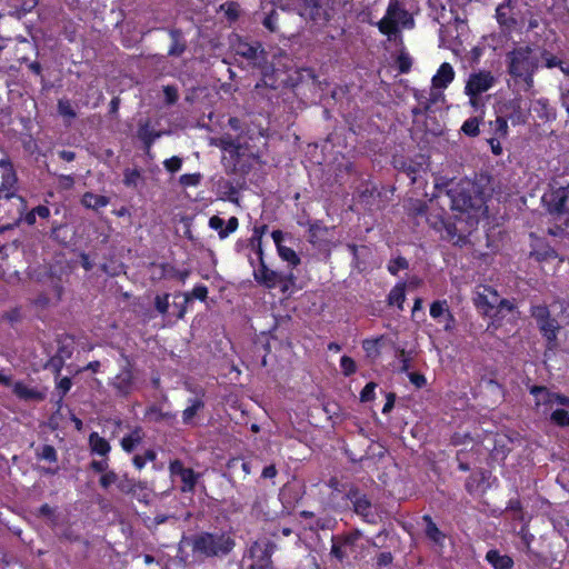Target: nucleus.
Masks as SVG:
<instances>
[{"instance_id": "1", "label": "nucleus", "mask_w": 569, "mask_h": 569, "mask_svg": "<svg viewBox=\"0 0 569 569\" xmlns=\"http://www.w3.org/2000/svg\"><path fill=\"white\" fill-rule=\"evenodd\" d=\"M475 189L473 183L466 181L460 183L459 189H450L448 192L450 207L458 212L455 216V228L461 233L470 232L486 212L483 198L480 194H471L475 193Z\"/></svg>"}, {"instance_id": "2", "label": "nucleus", "mask_w": 569, "mask_h": 569, "mask_svg": "<svg viewBox=\"0 0 569 569\" xmlns=\"http://www.w3.org/2000/svg\"><path fill=\"white\" fill-rule=\"evenodd\" d=\"M506 62L517 90L533 93V76L540 62L539 52L528 46L517 47L507 53Z\"/></svg>"}, {"instance_id": "3", "label": "nucleus", "mask_w": 569, "mask_h": 569, "mask_svg": "<svg viewBox=\"0 0 569 569\" xmlns=\"http://www.w3.org/2000/svg\"><path fill=\"white\" fill-rule=\"evenodd\" d=\"M379 31L389 40L396 39L401 29H411L413 18L399 0H389L385 16L376 23Z\"/></svg>"}, {"instance_id": "4", "label": "nucleus", "mask_w": 569, "mask_h": 569, "mask_svg": "<svg viewBox=\"0 0 569 569\" xmlns=\"http://www.w3.org/2000/svg\"><path fill=\"white\" fill-rule=\"evenodd\" d=\"M233 548L232 539L226 533L203 532L192 540L194 552L206 557L222 556Z\"/></svg>"}, {"instance_id": "5", "label": "nucleus", "mask_w": 569, "mask_h": 569, "mask_svg": "<svg viewBox=\"0 0 569 569\" xmlns=\"http://www.w3.org/2000/svg\"><path fill=\"white\" fill-rule=\"evenodd\" d=\"M496 77L491 71L479 70L469 74L466 82L465 93L480 96L487 92L496 84Z\"/></svg>"}, {"instance_id": "6", "label": "nucleus", "mask_w": 569, "mask_h": 569, "mask_svg": "<svg viewBox=\"0 0 569 569\" xmlns=\"http://www.w3.org/2000/svg\"><path fill=\"white\" fill-rule=\"evenodd\" d=\"M233 48L236 54L244 58L248 63L253 67H261L267 60L266 52L258 42L249 43L247 41L239 40L234 43Z\"/></svg>"}, {"instance_id": "7", "label": "nucleus", "mask_w": 569, "mask_h": 569, "mask_svg": "<svg viewBox=\"0 0 569 569\" xmlns=\"http://www.w3.org/2000/svg\"><path fill=\"white\" fill-rule=\"evenodd\" d=\"M274 551V545L269 540L256 541L250 547V555L254 559L251 567L252 569H271L270 558Z\"/></svg>"}, {"instance_id": "8", "label": "nucleus", "mask_w": 569, "mask_h": 569, "mask_svg": "<svg viewBox=\"0 0 569 569\" xmlns=\"http://www.w3.org/2000/svg\"><path fill=\"white\" fill-rule=\"evenodd\" d=\"M473 302L485 315H489L499 302V295L488 286L480 284L476 288Z\"/></svg>"}, {"instance_id": "9", "label": "nucleus", "mask_w": 569, "mask_h": 569, "mask_svg": "<svg viewBox=\"0 0 569 569\" xmlns=\"http://www.w3.org/2000/svg\"><path fill=\"white\" fill-rule=\"evenodd\" d=\"M0 177L2 180L0 187V199L12 198L16 192L17 176L11 162L7 159L0 160Z\"/></svg>"}, {"instance_id": "10", "label": "nucleus", "mask_w": 569, "mask_h": 569, "mask_svg": "<svg viewBox=\"0 0 569 569\" xmlns=\"http://www.w3.org/2000/svg\"><path fill=\"white\" fill-rule=\"evenodd\" d=\"M360 538L361 533L359 531H355L341 540H335L331 549L332 555H335L340 560L349 556L356 557L358 553L357 542Z\"/></svg>"}, {"instance_id": "11", "label": "nucleus", "mask_w": 569, "mask_h": 569, "mask_svg": "<svg viewBox=\"0 0 569 569\" xmlns=\"http://www.w3.org/2000/svg\"><path fill=\"white\" fill-rule=\"evenodd\" d=\"M569 192L567 188H553L542 196V202L550 213H562L565 212Z\"/></svg>"}, {"instance_id": "12", "label": "nucleus", "mask_w": 569, "mask_h": 569, "mask_svg": "<svg viewBox=\"0 0 569 569\" xmlns=\"http://www.w3.org/2000/svg\"><path fill=\"white\" fill-rule=\"evenodd\" d=\"M169 469L171 476L180 478L182 482L181 490L183 492L193 491L199 476L192 469L184 468L182 462H180L179 460L172 461L169 466Z\"/></svg>"}, {"instance_id": "13", "label": "nucleus", "mask_w": 569, "mask_h": 569, "mask_svg": "<svg viewBox=\"0 0 569 569\" xmlns=\"http://www.w3.org/2000/svg\"><path fill=\"white\" fill-rule=\"evenodd\" d=\"M430 316L443 326L446 331H451L455 328V318L449 310L448 302L446 300L435 301L430 306Z\"/></svg>"}, {"instance_id": "14", "label": "nucleus", "mask_w": 569, "mask_h": 569, "mask_svg": "<svg viewBox=\"0 0 569 569\" xmlns=\"http://www.w3.org/2000/svg\"><path fill=\"white\" fill-rule=\"evenodd\" d=\"M502 112L506 113L507 120L513 126L523 124L527 121L528 111L522 108V98L516 97L503 104Z\"/></svg>"}, {"instance_id": "15", "label": "nucleus", "mask_w": 569, "mask_h": 569, "mask_svg": "<svg viewBox=\"0 0 569 569\" xmlns=\"http://www.w3.org/2000/svg\"><path fill=\"white\" fill-rule=\"evenodd\" d=\"M299 14L315 21H326L327 13L319 4L318 0H299L297 7Z\"/></svg>"}, {"instance_id": "16", "label": "nucleus", "mask_w": 569, "mask_h": 569, "mask_svg": "<svg viewBox=\"0 0 569 569\" xmlns=\"http://www.w3.org/2000/svg\"><path fill=\"white\" fill-rule=\"evenodd\" d=\"M259 261L260 266L253 270L254 280L269 289L277 288L280 281V272L270 270L263 259Z\"/></svg>"}, {"instance_id": "17", "label": "nucleus", "mask_w": 569, "mask_h": 569, "mask_svg": "<svg viewBox=\"0 0 569 569\" xmlns=\"http://www.w3.org/2000/svg\"><path fill=\"white\" fill-rule=\"evenodd\" d=\"M272 240L277 247L279 257L288 262L291 267H296L300 263V258L295 250L282 244L284 234L280 230H274L271 233Z\"/></svg>"}, {"instance_id": "18", "label": "nucleus", "mask_w": 569, "mask_h": 569, "mask_svg": "<svg viewBox=\"0 0 569 569\" xmlns=\"http://www.w3.org/2000/svg\"><path fill=\"white\" fill-rule=\"evenodd\" d=\"M456 72L452 66L448 62H443L436 74L432 77V88L433 89H446L455 79Z\"/></svg>"}, {"instance_id": "19", "label": "nucleus", "mask_w": 569, "mask_h": 569, "mask_svg": "<svg viewBox=\"0 0 569 569\" xmlns=\"http://www.w3.org/2000/svg\"><path fill=\"white\" fill-rule=\"evenodd\" d=\"M531 393L535 396L536 407L541 409L543 413L551 411L555 408V392H550L545 387H533L531 389Z\"/></svg>"}, {"instance_id": "20", "label": "nucleus", "mask_w": 569, "mask_h": 569, "mask_svg": "<svg viewBox=\"0 0 569 569\" xmlns=\"http://www.w3.org/2000/svg\"><path fill=\"white\" fill-rule=\"evenodd\" d=\"M13 393L21 400L26 401H38L44 399V393L39 391L38 389L26 385L22 381H17L12 383Z\"/></svg>"}, {"instance_id": "21", "label": "nucleus", "mask_w": 569, "mask_h": 569, "mask_svg": "<svg viewBox=\"0 0 569 569\" xmlns=\"http://www.w3.org/2000/svg\"><path fill=\"white\" fill-rule=\"evenodd\" d=\"M239 222L236 217H231L227 226L224 228V220L221 219L218 216H212L209 219V227L216 231H218V234L220 239L227 238L230 233L234 232L238 229Z\"/></svg>"}, {"instance_id": "22", "label": "nucleus", "mask_w": 569, "mask_h": 569, "mask_svg": "<svg viewBox=\"0 0 569 569\" xmlns=\"http://www.w3.org/2000/svg\"><path fill=\"white\" fill-rule=\"evenodd\" d=\"M112 386L122 396L133 390V375L129 368H123L112 380Z\"/></svg>"}, {"instance_id": "23", "label": "nucleus", "mask_w": 569, "mask_h": 569, "mask_svg": "<svg viewBox=\"0 0 569 569\" xmlns=\"http://www.w3.org/2000/svg\"><path fill=\"white\" fill-rule=\"evenodd\" d=\"M350 500L353 503L355 511L362 516L367 521H372V507L370 501L367 499L365 495L359 493L358 491H352L349 493Z\"/></svg>"}, {"instance_id": "24", "label": "nucleus", "mask_w": 569, "mask_h": 569, "mask_svg": "<svg viewBox=\"0 0 569 569\" xmlns=\"http://www.w3.org/2000/svg\"><path fill=\"white\" fill-rule=\"evenodd\" d=\"M538 327L551 348L557 339V333L560 328L557 320L553 318H549L548 320L538 323Z\"/></svg>"}, {"instance_id": "25", "label": "nucleus", "mask_w": 569, "mask_h": 569, "mask_svg": "<svg viewBox=\"0 0 569 569\" xmlns=\"http://www.w3.org/2000/svg\"><path fill=\"white\" fill-rule=\"evenodd\" d=\"M486 559L495 569H511L513 561L507 555H500L497 550L487 552Z\"/></svg>"}, {"instance_id": "26", "label": "nucleus", "mask_w": 569, "mask_h": 569, "mask_svg": "<svg viewBox=\"0 0 569 569\" xmlns=\"http://www.w3.org/2000/svg\"><path fill=\"white\" fill-rule=\"evenodd\" d=\"M81 203L88 209L99 210L108 206L109 198L92 192H86L81 199Z\"/></svg>"}, {"instance_id": "27", "label": "nucleus", "mask_w": 569, "mask_h": 569, "mask_svg": "<svg viewBox=\"0 0 569 569\" xmlns=\"http://www.w3.org/2000/svg\"><path fill=\"white\" fill-rule=\"evenodd\" d=\"M89 446L93 453L104 457L111 449L109 442L104 438L100 437L97 432H92L89 436Z\"/></svg>"}, {"instance_id": "28", "label": "nucleus", "mask_w": 569, "mask_h": 569, "mask_svg": "<svg viewBox=\"0 0 569 569\" xmlns=\"http://www.w3.org/2000/svg\"><path fill=\"white\" fill-rule=\"evenodd\" d=\"M423 521L426 522V535L427 537L433 541L437 546H442L445 540H446V536L445 533H442L438 527L436 526V523L432 521V519L429 517V516H425L423 517Z\"/></svg>"}, {"instance_id": "29", "label": "nucleus", "mask_w": 569, "mask_h": 569, "mask_svg": "<svg viewBox=\"0 0 569 569\" xmlns=\"http://www.w3.org/2000/svg\"><path fill=\"white\" fill-rule=\"evenodd\" d=\"M142 438H143L142 429L141 428H136L128 436L122 438L121 447H122V449L124 451L131 452L142 441Z\"/></svg>"}, {"instance_id": "30", "label": "nucleus", "mask_w": 569, "mask_h": 569, "mask_svg": "<svg viewBox=\"0 0 569 569\" xmlns=\"http://www.w3.org/2000/svg\"><path fill=\"white\" fill-rule=\"evenodd\" d=\"M204 407L201 399L194 398L190 400L189 406L182 412V420L184 423L190 425L193 421L196 415Z\"/></svg>"}, {"instance_id": "31", "label": "nucleus", "mask_w": 569, "mask_h": 569, "mask_svg": "<svg viewBox=\"0 0 569 569\" xmlns=\"http://www.w3.org/2000/svg\"><path fill=\"white\" fill-rule=\"evenodd\" d=\"M493 134L497 138H507L509 133L508 120L503 116H498L495 121L490 122Z\"/></svg>"}, {"instance_id": "32", "label": "nucleus", "mask_w": 569, "mask_h": 569, "mask_svg": "<svg viewBox=\"0 0 569 569\" xmlns=\"http://www.w3.org/2000/svg\"><path fill=\"white\" fill-rule=\"evenodd\" d=\"M132 497H134L138 501L143 503H149L151 497H152V490L148 488V486L144 482H137L136 488L132 491Z\"/></svg>"}, {"instance_id": "33", "label": "nucleus", "mask_w": 569, "mask_h": 569, "mask_svg": "<svg viewBox=\"0 0 569 569\" xmlns=\"http://www.w3.org/2000/svg\"><path fill=\"white\" fill-rule=\"evenodd\" d=\"M389 303L402 308V303L405 302V284H397L389 293Z\"/></svg>"}, {"instance_id": "34", "label": "nucleus", "mask_w": 569, "mask_h": 569, "mask_svg": "<svg viewBox=\"0 0 569 569\" xmlns=\"http://www.w3.org/2000/svg\"><path fill=\"white\" fill-rule=\"evenodd\" d=\"M550 420L559 427H568L569 412L562 408H553L551 410Z\"/></svg>"}, {"instance_id": "35", "label": "nucleus", "mask_w": 569, "mask_h": 569, "mask_svg": "<svg viewBox=\"0 0 569 569\" xmlns=\"http://www.w3.org/2000/svg\"><path fill=\"white\" fill-rule=\"evenodd\" d=\"M380 341H381V338H377V339H367L362 342V348L366 351L367 357L375 359L379 356Z\"/></svg>"}, {"instance_id": "36", "label": "nucleus", "mask_w": 569, "mask_h": 569, "mask_svg": "<svg viewBox=\"0 0 569 569\" xmlns=\"http://www.w3.org/2000/svg\"><path fill=\"white\" fill-rule=\"evenodd\" d=\"M479 122L477 117L469 118L461 127L462 132L469 137H476L479 133Z\"/></svg>"}, {"instance_id": "37", "label": "nucleus", "mask_w": 569, "mask_h": 569, "mask_svg": "<svg viewBox=\"0 0 569 569\" xmlns=\"http://www.w3.org/2000/svg\"><path fill=\"white\" fill-rule=\"evenodd\" d=\"M531 316L537 321V323H540L545 320H548L550 317V311L547 306L545 305H538L531 307Z\"/></svg>"}, {"instance_id": "38", "label": "nucleus", "mask_w": 569, "mask_h": 569, "mask_svg": "<svg viewBox=\"0 0 569 569\" xmlns=\"http://www.w3.org/2000/svg\"><path fill=\"white\" fill-rule=\"evenodd\" d=\"M38 457L50 462L57 461L56 449L49 445H44L38 450Z\"/></svg>"}, {"instance_id": "39", "label": "nucleus", "mask_w": 569, "mask_h": 569, "mask_svg": "<svg viewBox=\"0 0 569 569\" xmlns=\"http://www.w3.org/2000/svg\"><path fill=\"white\" fill-rule=\"evenodd\" d=\"M340 367L345 376H350L355 373L357 369L355 360L348 356L341 357Z\"/></svg>"}, {"instance_id": "40", "label": "nucleus", "mask_w": 569, "mask_h": 569, "mask_svg": "<svg viewBox=\"0 0 569 569\" xmlns=\"http://www.w3.org/2000/svg\"><path fill=\"white\" fill-rule=\"evenodd\" d=\"M267 230V226L257 227L253 230L252 241H257V254L258 259L262 260L263 251L261 246V238Z\"/></svg>"}, {"instance_id": "41", "label": "nucleus", "mask_w": 569, "mask_h": 569, "mask_svg": "<svg viewBox=\"0 0 569 569\" xmlns=\"http://www.w3.org/2000/svg\"><path fill=\"white\" fill-rule=\"evenodd\" d=\"M295 276L292 273L283 274L280 273V281L278 287L281 289L283 293H287L295 286Z\"/></svg>"}, {"instance_id": "42", "label": "nucleus", "mask_w": 569, "mask_h": 569, "mask_svg": "<svg viewBox=\"0 0 569 569\" xmlns=\"http://www.w3.org/2000/svg\"><path fill=\"white\" fill-rule=\"evenodd\" d=\"M140 180V172L137 169H127L124 171L123 182L128 187H136Z\"/></svg>"}, {"instance_id": "43", "label": "nucleus", "mask_w": 569, "mask_h": 569, "mask_svg": "<svg viewBox=\"0 0 569 569\" xmlns=\"http://www.w3.org/2000/svg\"><path fill=\"white\" fill-rule=\"evenodd\" d=\"M497 20L500 24L509 27L510 22H513L508 18V6L507 4H499L496 10Z\"/></svg>"}, {"instance_id": "44", "label": "nucleus", "mask_w": 569, "mask_h": 569, "mask_svg": "<svg viewBox=\"0 0 569 569\" xmlns=\"http://www.w3.org/2000/svg\"><path fill=\"white\" fill-rule=\"evenodd\" d=\"M407 267V260L405 258L398 257L389 262L388 270L390 273L397 274L400 270H403Z\"/></svg>"}, {"instance_id": "45", "label": "nucleus", "mask_w": 569, "mask_h": 569, "mask_svg": "<svg viewBox=\"0 0 569 569\" xmlns=\"http://www.w3.org/2000/svg\"><path fill=\"white\" fill-rule=\"evenodd\" d=\"M118 476L114 471L108 470L102 473L99 482L101 487L104 489L109 488L111 485L118 483Z\"/></svg>"}, {"instance_id": "46", "label": "nucleus", "mask_w": 569, "mask_h": 569, "mask_svg": "<svg viewBox=\"0 0 569 569\" xmlns=\"http://www.w3.org/2000/svg\"><path fill=\"white\" fill-rule=\"evenodd\" d=\"M58 111L61 116L72 119L76 117V112L68 100H60L58 102Z\"/></svg>"}, {"instance_id": "47", "label": "nucleus", "mask_w": 569, "mask_h": 569, "mask_svg": "<svg viewBox=\"0 0 569 569\" xmlns=\"http://www.w3.org/2000/svg\"><path fill=\"white\" fill-rule=\"evenodd\" d=\"M376 387H377V385L375 382L367 383L360 393L361 401H363V402L371 401L375 397Z\"/></svg>"}, {"instance_id": "48", "label": "nucleus", "mask_w": 569, "mask_h": 569, "mask_svg": "<svg viewBox=\"0 0 569 569\" xmlns=\"http://www.w3.org/2000/svg\"><path fill=\"white\" fill-rule=\"evenodd\" d=\"M154 303H156L157 310L161 315L167 313L168 309H169V295L157 296L156 300H154Z\"/></svg>"}, {"instance_id": "49", "label": "nucleus", "mask_w": 569, "mask_h": 569, "mask_svg": "<svg viewBox=\"0 0 569 569\" xmlns=\"http://www.w3.org/2000/svg\"><path fill=\"white\" fill-rule=\"evenodd\" d=\"M136 483L133 480L128 479L127 477L122 479H118V488L120 491L124 493H132L133 489L136 488Z\"/></svg>"}, {"instance_id": "50", "label": "nucleus", "mask_w": 569, "mask_h": 569, "mask_svg": "<svg viewBox=\"0 0 569 569\" xmlns=\"http://www.w3.org/2000/svg\"><path fill=\"white\" fill-rule=\"evenodd\" d=\"M201 176L200 173H188L182 174L180 177V183L182 186L189 187V186H197L200 182Z\"/></svg>"}, {"instance_id": "51", "label": "nucleus", "mask_w": 569, "mask_h": 569, "mask_svg": "<svg viewBox=\"0 0 569 569\" xmlns=\"http://www.w3.org/2000/svg\"><path fill=\"white\" fill-rule=\"evenodd\" d=\"M207 295H208V289L206 286H203V284L196 286L192 289L191 293L189 296H187V300H189L190 298L204 300L207 298Z\"/></svg>"}, {"instance_id": "52", "label": "nucleus", "mask_w": 569, "mask_h": 569, "mask_svg": "<svg viewBox=\"0 0 569 569\" xmlns=\"http://www.w3.org/2000/svg\"><path fill=\"white\" fill-rule=\"evenodd\" d=\"M166 169L170 172H177L180 170L182 161L178 157H172L163 162Z\"/></svg>"}, {"instance_id": "53", "label": "nucleus", "mask_w": 569, "mask_h": 569, "mask_svg": "<svg viewBox=\"0 0 569 569\" xmlns=\"http://www.w3.org/2000/svg\"><path fill=\"white\" fill-rule=\"evenodd\" d=\"M224 7H227L226 14L228 16L229 19L234 20V19L238 18V14H239V7H238V4H236V3H228V4H223L221 8L223 9Z\"/></svg>"}, {"instance_id": "54", "label": "nucleus", "mask_w": 569, "mask_h": 569, "mask_svg": "<svg viewBox=\"0 0 569 569\" xmlns=\"http://www.w3.org/2000/svg\"><path fill=\"white\" fill-rule=\"evenodd\" d=\"M409 379L417 388H421L426 385L427 380L423 375L411 372Z\"/></svg>"}, {"instance_id": "55", "label": "nucleus", "mask_w": 569, "mask_h": 569, "mask_svg": "<svg viewBox=\"0 0 569 569\" xmlns=\"http://www.w3.org/2000/svg\"><path fill=\"white\" fill-rule=\"evenodd\" d=\"M500 139L501 138H497V137H492L488 140L489 144H490V148H491V151L496 154V156H500L502 153V147L500 144Z\"/></svg>"}, {"instance_id": "56", "label": "nucleus", "mask_w": 569, "mask_h": 569, "mask_svg": "<svg viewBox=\"0 0 569 569\" xmlns=\"http://www.w3.org/2000/svg\"><path fill=\"white\" fill-rule=\"evenodd\" d=\"M495 309H498V311H512L515 309V303L510 300L499 298V302Z\"/></svg>"}, {"instance_id": "57", "label": "nucleus", "mask_w": 569, "mask_h": 569, "mask_svg": "<svg viewBox=\"0 0 569 569\" xmlns=\"http://www.w3.org/2000/svg\"><path fill=\"white\" fill-rule=\"evenodd\" d=\"M91 468L97 472H106L108 471V461L107 460H93L91 462Z\"/></svg>"}, {"instance_id": "58", "label": "nucleus", "mask_w": 569, "mask_h": 569, "mask_svg": "<svg viewBox=\"0 0 569 569\" xmlns=\"http://www.w3.org/2000/svg\"><path fill=\"white\" fill-rule=\"evenodd\" d=\"M555 408L556 407H568L569 408V397L555 393L553 397Z\"/></svg>"}, {"instance_id": "59", "label": "nucleus", "mask_w": 569, "mask_h": 569, "mask_svg": "<svg viewBox=\"0 0 569 569\" xmlns=\"http://www.w3.org/2000/svg\"><path fill=\"white\" fill-rule=\"evenodd\" d=\"M71 386V380L64 377L58 382L57 388L61 391L62 396H64L70 390Z\"/></svg>"}, {"instance_id": "60", "label": "nucleus", "mask_w": 569, "mask_h": 569, "mask_svg": "<svg viewBox=\"0 0 569 569\" xmlns=\"http://www.w3.org/2000/svg\"><path fill=\"white\" fill-rule=\"evenodd\" d=\"M163 91H164L166 99L169 103H173L177 100L178 94H177V90L174 88L166 87Z\"/></svg>"}, {"instance_id": "61", "label": "nucleus", "mask_w": 569, "mask_h": 569, "mask_svg": "<svg viewBox=\"0 0 569 569\" xmlns=\"http://www.w3.org/2000/svg\"><path fill=\"white\" fill-rule=\"evenodd\" d=\"M263 26L269 29L270 31L276 30V16L274 12H271L268 17L263 20Z\"/></svg>"}, {"instance_id": "62", "label": "nucleus", "mask_w": 569, "mask_h": 569, "mask_svg": "<svg viewBox=\"0 0 569 569\" xmlns=\"http://www.w3.org/2000/svg\"><path fill=\"white\" fill-rule=\"evenodd\" d=\"M469 97V103L475 110H479L483 107V103L479 96L467 94Z\"/></svg>"}, {"instance_id": "63", "label": "nucleus", "mask_w": 569, "mask_h": 569, "mask_svg": "<svg viewBox=\"0 0 569 569\" xmlns=\"http://www.w3.org/2000/svg\"><path fill=\"white\" fill-rule=\"evenodd\" d=\"M276 475H277V470H276V467L272 465L264 467L262 470V477L266 479H271V478L276 477Z\"/></svg>"}, {"instance_id": "64", "label": "nucleus", "mask_w": 569, "mask_h": 569, "mask_svg": "<svg viewBox=\"0 0 569 569\" xmlns=\"http://www.w3.org/2000/svg\"><path fill=\"white\" fill-rule=\"evenodd\" d=\"M36 216H39L40 218H48L50 216V210L46 206H38L33 209Z\"/></svg>"}]
</instances>
